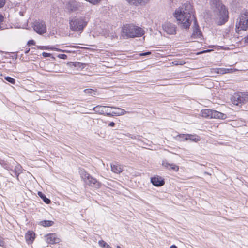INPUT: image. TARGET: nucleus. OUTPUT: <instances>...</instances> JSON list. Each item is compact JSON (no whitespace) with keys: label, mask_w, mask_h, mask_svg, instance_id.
<instances>
[{"label":"nucleus","mask_w":248,"mask_h":248,"mask_svg":"<svg viewBox=\"0 0 248 248\" xmlns=\"http://www.w3.org/2000/svg\"><path fill=\"white\" fill-rule=\"evenodd\" d=\"M195 11L193 6L187 1L182 7L176 8L173 13V16L176 19L177 25L182 30L186 31L190 29L192 20V33L190 36L192 39H203V35L195 15Z\"/></svg>","instance_id":"f257e3e1"},{"label":"nucleus","mask_w":248,"mask_h":248,"mask_svg":"<svg viewBox=\"0 0 248 248\" xmlns=\"http://www.w3.org/2000/svg\"><path fill=\"white\" fill-rule=\"evenodd\" d=\"M122 36L124 39L140 37L145 33L144 30L133 24L123 25L121 30Z\"/></svg>","instance_id":"f03ea898"},{"label":"nucleus","mask_w":248,"mask_h":248,"mask_svg":"<svg viewBox=\"0 0 248 248\" xmlns=\"http://www.w3.org/2000/svg\"><path fill=\"white\" fill-rule=\"evenodd\" d=\"M89 15L74 17L69 20L70 30L75 32H82L90 21Z\"/></svg>","instance_id":"7ed1b4c3"},{"label":"nucleus","mask_w":248,"mask_h":248,"mask_svg":"<svg viewBox=\"0 0 248 248\" xmlns=\"http://www.w3.org/2000/svg\"><path fill=\"white\" fill-rule=\"evenodd\" d=\"M231 100L234 105L239 106L243 110H248V93H235L231 97Z\"/></svg>","instance_id":"20e7f679"},{"label":"nucleus","mask_w":248,"mask_h":248,"mask_svg":"<svg viewBox=\"0 0 248 248\" xmlns=\"http://www.w3.org/2000/svg\"><path fill=\"white\" fill-rule=\"evenodd\" d=\"M213 12L215 16L216 23L218 26L223 25L228 21L229 12L225 5H222L219 9H214Z\"/></svg>","instance_id":"39448f33"},{"label":"nucleus","mask_w":248,"mask_h":248,"mask_svg":"<svg viewBox=\"0 0 248 248\" xmlns=\"http://www.w3.org/2000/svg\"><path fill=\"white\" fill-rule=\"evenodd\" d=\"M81 6L80 2L75 0H69L65 4V9L70 14L80 11Z\"/></svg>","instance_id":"423d86ee"},{"label":"nucleus","mask_w":248,"mask_h":248,"mask_svg":"<svg viewBox=\"0 0 248 248\" xmlns=\"http://www.w3.org/2000/svg\"><path fill=\"white\" fill-rule=\"evenodd\" d=\"M237 20L236 25L241 28L243 31H247L248 29V10H246L244 13L241 14Z\"/></svg>","instance_id":"0eeeda50"},{"label":"nucleus","mask_w":248,"mask_h":248,"mask_svg":"<svg viewBox=\"0 0 248 248\" xmlns=\"http://www.w3.org/2000/svg\"><path fill=\"white\" fill-rule=\"evenodd\" d=\"M32 27L34 31L38 34L42 35L46 32V23L43 20H35Z\"/></svg>","instance_id":"6e6552de"},{"label":"nucleus","mask_w":248,"mask_h":248,"mask_svg":"<svg viewBox=\"0 0 248 248\" xmlns=\"http://www.w3.org/2000/svg\"><path fill=\"white\" fill-rule=\"evenodd\" d=\"M162 28L168 34L174 35L176 33L177 27L171 23H165L162 25Z\"/></svg>","instance_id":"1a4fd4ad"},{"label":"nucleus","mask_w":248,"mask_h":248,"mask_svg":"<svg viewBox=\"0 0 248 248\" xmlns=\"http://www.w3.org/2000/svg\"><path fill=\"white\" fill-rule=\"evenodd\" d=\"M9 170L11 171L10 174L11 176L13 177L15 176L17 180L19 181V176L21 173H22V166L19 163L16 162V163L15 166L14 167L13 165H12Z\"/></svg>","instance_id":"9d476101"},{"label":"nucleus","mask_w":248,"mask_h":248,"mask_svg":"<svg viewBox=\"0 0 248 248\" xmlns=\"http://www.w3.org/2000/svg\"><path fill=\"white\" fill-rule=\"evenodd\" d=\"M152 184L156 187H161L165 184L164 178L159 175H154L150 178Z\"/></svg>","instance_id":"9b49d317"},{"label":"nucleus","mask_w":248,"mask_h":248,"mask_svg":"<svg viewBox=\"0 0 248 248\" xmlns=\"http://www.w3.org/2000/svg\"><path fill=\"white\" fill-rule=\"evenodd\" d=\"M67 64L69 67L79 71L83 70L88 66L87 63H82L79 62H68Z\"/></svg>","instance_id":"f8f14e48"},{"label":"nucleus","mask_w":248,"mask_h":248,"mask_svg":"<svg viewBox=\"0 0 248 248\" xmlns=\"http://www.w3.org/2000/svg\"><path fill=\"white\" fill-rule=\"evenodd\" d=\"M46 239V242L50 244H55L60 242V239L58 237L57 234L50 233L45 236Z\"/></svg>","instance_id":"ddd939ff"},{"label":"nucleus","mask_w":248,"mask_h":248,"mask_svg":"<svg viewBox=\"0 0 248 248\" xmlns=\"http://www.w3.org/2000/svg\"><path fill=\"white\" fill-rule=\"evenodd\" d=\"M16 161L12 158H9L8 160H5L0 158V164L4 169L9 170L13 165H15Z\"/></svg>","instance_id":"4468645a"},{"label":"nucleus","mask_w":248,"mask_h":248,"mask_svg":"<svg viewBox=\"0 0 248 248\" xmlns=\"http://www.w3.org/2000/svg\"><path fill=\"white\" fill-rule=\"evenodd\" d=\"M35 233L32 230H28L25 233V238L26 242L28 244L33 243L36 238Z\"/></svg>","instance_id":"2eb2a0df"},{"label":"nucleus","mask_w":248,"mask_h":248,"mask_svg":"<svg viewBox=\"0 0 248 248\" xmlns=\"http://www.w3.org/2000/svg\"><path fill=\"white\" fill-rule=\"evenodd\" d=\"M85 182L89 186L95 188H99L101 186V183L92 176L87 180H85Z\"/></svg>","instance_id":"dca6fc26"},{"label":"nucleus","mask_w":248,"mask_h":248,"mask_svg":"<svg viewBox=\"0 0 248 248\" xmlns=\"http://www.w3.org/2000/svg\"><path fill=\"white\" fill-rule=\"evenodd\" d=\"M182 136L185 137V140H190L194 142H198L201 140L200 137L196 134H187V135H182Z\"/></svg>","instance_id":"f3484780"},{"label":"nucleus","mask_w":248,"mask_h":248,"mask_svg":"<svg viewBox=\"0 0 248 248\" xmlns=\"http://www.w3.org/2000/svg\"><path fill=\"white\" fill-rule=\"evenodd\" d=\"M128 3L136 6L145 5L150 0H125Z\"/></svg>","instance_id":"a211bd4d"},{"label":"nucleus","mask_w":248,"mask_h":248,"mask_svg":"<svg viewBox=\"0 0 248 248\" xmlns=\"http://www.w3.org/2000/svg\"><path fill=\"white\" fill-rule=\"evenodd\" d=\"M111 108H114L116 109V111H112V114H113V116H118L124 115L126 114L127 112L125 111L124 109L115 107L114 106L110 107Z\"/></svg>","instance_id":"6ab92c4d"},{"label":"nucleus","mask_w":248,"mask_h":248,"mask_svg":"<svg viewBox=\"0 0 248 248\" xmlns=\"http://www.w3.org/2000/svg\"><path fill=\"white\" fill-rule=\"evenodd\" d=\"M213 112H214V110L213 109H205L202 110L201 113L202 117L211 119L212 118L214 114Z\"/></svg>","instance_id":"aec40b11"},{"label":"nucleus","mask_w":248,"mask_h":248,"mask_svg":"<svg viewBox=\"0 0 248 248\" xmlns=\"http://www.w3.org/2000/svg\"><path fill=\"white\" fill-rule=\"evenodd\" d=\"M57 66V65L55 64L53 62H48L47 64H46V66H45V67L46 68V70L48 72H55L57 70V68H56Z\"/></svg>","instance_id":"412c9836"},{"label":"nucleus","mask_w":248,"mask_h":248,"mask_svg":"<svg viewBox=\"0 0 248 248\" xmlns=\"http://www.w3.org/2000/svg\"><path fill=\"white\" fill-rule=\"evenodd\" d=\"M212 118L224 120L227 118V115L222 112L214 110Z\"/></svg>","instance_id":"4be33fe9"},{"label":"nucleus","mask_w":248,"mask_h":248,"mask_svg":"<svg viewBox=\"0 0 248 248\" xmlns=\"http://www.w3.org/2000/svg\"><path fill=\"white\" fill-rule=\"evenodd\" d=\"M54 222L49 220H44L38 222V225L44 227H49L53 226Z\"/></svg>","instance_id":"5701e85b"},{"label":"nucleus","mask_w":248,"mask_h":248,"mask_svg":"<svg viewBox=\"0 0 248 248\" xmlns=\"http://www.w3.org/2000/svg\"><path fill=\"white\" fill-rule=\"evenodd\" d=\"M222 5H225L220 0H211V6L215 9H219Z\"/></svg>","instance_id":"b1692460"},{"label":"nucleus","mask_w":248,"mask_h":248,"mask_svg":"<svg viewBox=\"0 0 248 248\" xmlns=\"http://www.w3.org/2000/svg\"><path fill=\"white\" fill-rule=\"evenodd\" d=\"M105 108H107V106L97 105L94 107L93 108V110L96 113H99L100 114H103L104 111L105 109Z\"/></svg>","instance_id":"393cba45"},{"label":"nucleus","mask_w":248,"mask_h":248,"mask_svg":"<svg viewBox=\"0 0 248 248\" xmlns=\"http://www.w3.org/2000/svg\"><path fill=\"white\" fill-rule=\"evenodd\" d=\"M37 194L45 203L48 204L51 203V200L49 198H47L46 195L42 192L38 191Z\"/></svg>","instance_id":"a878e982"},{"label":"nucleus","mask_w":248,"mask_h":248,"mask_svg":"<svg viewBox=\"0 0 248 248\" xmlns=\"http://www.w3.org/2000/svg\"><path fill=\"white\" fill-rule=\"evenodd\" d=\"M81 177L85 180H87L89 179L91 175L88 173L84 169H82L79 171Z\"/></svg>","instance_id":"bb28decb"},{"label":"nucleus","mask_w":248,"mask_h":248,"mask_svg":"<svg viewBox=\"0 0 248 248\" xmlns=\"http://www.w3.org/2000/svg\"><path fill=\"white\" fill-rule=\"evenodd\" d=\"M36 47L38 49L47 50L54 51V46H36Z\"/></svg>","instance_id":"cd10ccee"},{"label":"nucleus","mask_w":248,"mask_h":248,"mask_svg":"<svg viewBox=\"0 0 248 248\" xmlns=\"http://www.w3.org/2000/svg\"><path fill=\"white\" fill-rule=\"evenodd\" d=\"M213 70L214 71L215 73L217 74H224L230 73V72L227 71H229V70L226 69V68H216Z\"/></svg>","instance_id":"c85d7f7f"},{"label":"nucleus","mask_w":248,"mask_h":248,"mask_svg":"<svg viewBox=\"0 0 248 248\" xmlns=\"http://www.w3.org/2000/svg\"><path fill=\"white\" fill-rule=\"evenodd\" d=\"M98 244L102 248H112L108 243L103 240H99Z\"/></svg>","instance_id":"c756f323"},{"label":"nucleus","mask_w":248,"mask_h":248,"mask_svg":"<svg viewBox=\"0 0 248 248\" xmlns=\"http://www.w3.org/2000/svg\"><path fill=\"white\" fill-rule=\"evenodd\" d=\"M171 165L172 163H169L166 159H164L162 161V166L169 170H170V166H171Z\"/></svg>","instance_id":"7c9ffc66"},{"label":"nucleus","mask_w":248,"mask_h":248,"mask_svg":"<svg viewBox=\"0 0 248 248\" xmlns=\"http://www.w3.org/2000/svg\"><path fill=\"white\" fill-rule=\"evenodd\" d=\"M85 93L88 94L91 96H94L96 94V91L92 89H86L84 90Z\"/></svg>","instance_id":"2f4dec72"},{"label":"nucleus","mask_w":248,"mask_h":248,"mask_svg":"<svg viewBox=\"0 0 248 248\" xmlns=\"http://www.w3.org/2000/svg\"><path fill=\"white\" fill-rule=\"evenodd\" d=\"M111 170L114 173H118L121 172L120 168L117 165H111Z\"/></svg>","instance_id":"473e14b6"},{"label":"nucleus","mask_w":248,"mask_h":248,"mask_svg":"<svg viewBox=\"0 0 248 248\" xmlns=\"http://www.w3.org/2000/svg\"><path fill=\"white\" fill-rule=\"evenodd\" d=\"M4 79L8 82H9L14 85H15L16 83V79L10 76H5Z\"/></svg>","instance_id":"72a5a7b5"},{"label":"nucleus","mask_w":248,"mask_h":248,"mask_svg":"<svg viewBox=\"0 0 248 248\" xmlns=\"http://www.w3.org/2000/svg\"><path fill=\"white\" fill-rule=\"evenodd\" d=\"M109 108H110V107H107V108H105L104 110V114L103 115L108 117H112L113 116V114H112V112H111V111L109 109Z\"/></svg>","instance_id":"f704fd0d"},{"label":"nucleus","mask_w":248,"mask_h":248,"mask_svg":"<svg viewBox=\"0 0 248 248\" xmlns=\"http://www.w3.org/2000/svg\"><path fill=\"white\" fill-rule=\"evenodd\" d=\"M4 17L2 14H0V30H2L5 29L3 23L4 21Z\"/></svg>","instance_id":"c9c22d12"},{"label":"nucleus","mask_w":248,"mask_h":248,"mask_svg":"<svg viewBox=\"0 0 248 248\" xmlns=\"http://www.w3.org/2000/svg\"><path fill=\"white\" fill-rule=\"evenodd\" d=\"M187 134H179L178 135H177L175 138L176 139L179 141H186L185 140V137H183L182 136V135H187Z\"/></svg>","instance_id":"e433bc0d"},{"label":"nucleus","mask_w":248,"mask_h":248,"mask_svg":"<svg viewBox=\"0 0 248 248\" xmlns=\"http://www.w3.org/2000/svg\"><path fill=\"white\" fill-rule=\"evenodd\" d=\"M179 169V166L176 165L175 164L172 163L171 166H170V170H173L175 172H177L178 171Z\"/></svg>","instance_id":"4c0bfd02"},{"label":"nucleus","mask_w":248,"mask_h":248,"mask_svg":"<svg viewBox=\"0 0 248 248\" xmlns=\"http://www.w3.org/2000/svg\"><path fill=\"white\" fill-rule=\"evenodd\" d=\"M151 53H152L151 51H146L145 52L140 53L139 55L140 56H141V57H142V56L146 57V56H148L150 55L151 54Z\"/></svg>","instance_id":"58836bf2"},{"label":"nucleus","mask_w":248,"mask_h":248,"mask_svg":"<svg viewBox=\"0 0 248 248\" xmlns=\"http://www.w3.org/2000/svg\"><path fill=\"white\" fill-rule=\"evenodd\" d=\"M86 1L90 2L93 5H96L99 3L101 0H85Z\"/></svg>","instance_id":"ea45409f"},{"label":"nucleus","mask_w":248,"mask_h":248,"mask_svg":"<svg viewBox=\"0 0 248 248\" xmlns=\"http://www.w3.org/2000/svg\"><path fill=\"white\" fill-rule=\"evenodd\" d=\"M223 47V46H217V45H210L208 46V47H209V48H215V49H217V50H219L220 49H222Z\"/></svg>","instance_id":"a19ab883"},{"label":"nucleus","mask_w":248,"mask_h":248,"mask_svg":"<svg viewBox=\"0 0 248 248\" xmlns=\"http://www.w3.org/2000/svg\"><path fill=\"white\" fill-rule=\"evenodd\" d=\"M27 45L29 46L35 45V41L34 40H29L27 43Z\"/></svg>","instance_id":"79ce46f5"},{"label":"nucleus","mask_w":248,"mask_h":248,"mask_svg":"<svg viewBox=\"0 0 248 248\" xmlns=\"http://www.w3.org/2000/svg\"><path fill=\"white\" fill-rule=\"evenodd\" d=\"M172 63L175 65H183L185 63L184 61H173Z\"/></svg>","instance_id":"37998d69"},{"label":"nucleus","mask_w":248,"mask_h":248,"mask_svg":"<svg viewBox=\"0 0 248 248\" xmlns=\"http://www.w3.org/2000/svg\"><path fill=\"white\" fill-rule=\"evenodd\" d=\"M57 57L61 59L65 60L67 58V56L64 54H59L57 55Z\"/></svg>","instance_id":"c03bdc74"},{"label":"nucleus","mask_w":248,"mask_h":248,"mask_svg":"<svg viewBox=\"0 0 248 248\" xmlns=\"http://www.w3.org/2000/svg\"><path fill=\"white\" fill-rule=\"evenodd\" d=\"M0 246L2 247L5 248H6L5 243L3 240V238L1 237L0 236Z\"/></svg>","instance_id":"a18cd8bd"},{"label":"nucleus","mask_w":248,"mask_h":248,"mask_svg":"<svg viewBox=\"0 0 248 248\" xmlns=\"http://www.w3.org/2000/svg\"><path fill=\"white\" fill-rule=\"evenodd\" d=\"M42 55L44 57V58H46V57H50V56L52 55V54L51 53H47V52H43L42 53Z\"/></svg>","instance_id":"49530a36"},{"label":"nucleus","mask_w":248,"mask_h":248,"mask_svg":"<svg viewBox=\"0 0 248 248\" xmlns=\"http://www.w3.org/2000/svg\"><path fill=\"white\" fill-rule=\"evenodd\" d=\"M20 59L23 62H27L29 60V58H27V57H26V59H24V57H23V54H21V55L20 56Z\"/></svg>","instance_id":"de8ad7c7"},{"label":"nucleus","mask_w":248,"mask_h":248,"mask_svg":"<svg viewBox=\"0 0 248 248\" xmlns=\"http://www.w3.org/2000/svg\"><path fill=\"white\" fill-rule=\"evenodd\" d=\"M242 30V29H241V27H239V26L236 25L235 26V31L238 34H239V32Z\"/></svg>","instance_id":"09e8293b"},{"label":"nucleus","mask_w":248,"mask_h":248,"mask_svg":"<svg viewBox=\"0 0 248 248\" xmlns=\"http://www.w3.org/2000/svg\"><path fill=\"white\" fill-rule=\"evenodd\" d=\"M5 2V0H0V9L4 6Z\"/></svg>","instance_id":"8fccbe9b"},{"label":"nucleus","mask_w":248,"mask_h":248,"mask_svg":"<svg viewBox=\"0 0 248 248\" xmlns=\"http://www.w3.org/2000/svg\"><path fill=\"white\" fill-rule=\"evenodd\" d=\"M54 51L63 52V49L56 47L55 46L54 48Z\"/></svg>","instance_id":"3c124183"},{"label":"nucleus","mask_w":248,"mask_h":248,"mask_svg":"<svg viewBox=\"0 0 248 248\" xmlns=\"http://www.w3.org/2000/svg\"><path fill=\"white\" fill-rule=\"evenodd\" d=\"M126 135L129 137H130L131 139H136V136L135 135H133L130 134V133H127Z\"/></svg>","instance_id":"603ef678"},{"label":"nucleus","mask_w":248,"mask_h":248,"mask_svg":"<svg viewBox=\"0 0 248 248\" xmlns=\"http://www.w3.org/2000/svg\"><path fill=\"white\" fill-rule=\"evenodd\" d=\"M213 51V49H207L205 50H202V52H203V53H209Z\"/></svg>","instance_id":"864d4df0"},{"label":"nucleus","mask_w":248,"mask_h":248,"mask_svg":"<svg viewBox=\"0 0 248 248\" xmlns=\"http://www.w3.org/2000/svg\"><path fill=\"white\" fill-rule=\"evenodd\" d=\"M108 125L110 127H114L115 125V123L113 122H110L108 123Z\"/></svg>","instance_id":"5fc2aeb1"},{"label":"nucleus","mask_w":248,"mask_h":248,"mask_svg":"<svg viewBox=\"0 0 248 248\" xmlns=\"http://www.w3.org/2000/svg\"><path fill=\"white\" fill-rule=\"evenodd\" d=\"M17 53L18 52H13L14 54H16L14 56H13V59H17L18 58V55H17Z\"/></svg>","instance_id":"6e6d98bb"},{"label":"nucleus","mask_w":248,"mask_h":248,"mask_svg":"<svg viewBox=\"0 0 248 248\" xmlns=\"http://www.w3.org/2000/svg\"><path fill=\"white\" fill-rule=\"evenodd\" d=\"M30 51V48L28 47V48H26V49H25V54H28L29 53Z\"/></svg>","instance_id":"4d7b16f0"},{"label":"nucleus","mask_w":248,"mask_h":248,"mask_svg":"<svg viewBox=\"0 0 248 248\" xmlns=\"http://www.w3.org/2000/svg\"><path fill=\"white\" fill-rule=\"evenodd\" d=\"M202 54H203V52H202V50L199 51V52H197V53H196L197 55H201Z\"/></svg>","instance_id":"13d9d810"},{"label":"nucleus","mask_w":248,"mask_h":248,"mask_svg":"<svg viewBox=\"0 0 248 248\" xmlns=\"http://www.w3.org/2000/svg\"><path fill=\"white\" fill-rule=\"evenodd\" d=\"M170 248H177V247L175 245H172L170 247Z\"/></svg>","instance_id":"bf43d9fd"},{"label":"nucleus","mask_w":248,"mask_h":248,"mask_svg":"<svg viewBox=\"0 0 248 248\" xmlns=\"http://www.w3.org/2000/svg\"><path fill=\"white\" fill-rule=\"evenodd\" d=\"M53 60H55L56 58L54 56H53V54H52V55L50 57Z\"/></svg>","instance_id":"052dcab7"},{"label":"nucleus","mask_w":248,"mask_h":248,"mask_svg":"<svg viewBox=\"0 0 248 248\" xmlns=\"http://www.w3.org/2000/svg\"><path fill=\"white\" fill-rule=\"evenodd\" d=\"M19 14H20V15H21V16H24V12H21V11H20V12H19Z\"/></svg>","instance_id":"680f3d73"},{"label":"nucleus","mask_w":248,"mask_h":248,"mask_svg":"<svg viewBox=\"0 0 248 248\" xmlns=\"http://www.w3.org/2000/svg\"><path fill=\"white\" fill-rule=\"evenodd\" d=\"M228 69V70H229V71H228V72H230V73H232V70H232V69L230 68V69Z\"/></svg>","instance_id":"e2e57ef3"},{"label":"nucleus","mask_w":248,"mask_h":248,"mask_svg":"<svg viewBox=\"0 0 248 248\" xmlns=\"http://www.w3.org/2000/svg\"><path fill=\"white\" fill-rule=\"evenodd\" d=\"M63 52L68 53V52H69V51H68L67 50H63Z\"/></svg>","instance_id":"0e129e2a"},{"label":"nucleus","mask_w":248,"mask_h":248,"mask_svg":"<svg viewBox=\"0 0 248 248\" xmlns=\"http://www.w3.org/2000/svg\"><path fill=\"white\" fill-rule=\"evenodd\" d=\"M0 52H2V51H0Z\"/></svg>","instance_id":"69168bd1"}]
</instances>
